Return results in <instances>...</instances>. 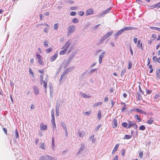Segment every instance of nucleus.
<instances>
[{"mask_svg": "<svg viewBox=\"0 0 160 160\" xmlns=\"http://www.w3.org/2000/svg\"><path fill=\"white\" fill-rule=\"evenodd\" d=\"M118 126L117 120L116 118H114L112 122V126L113 128H116Z\"/></svg>", "mask_w": 160, "mask_h": 160, "instance_id": "nucleus-3", "label": "nucleus"}, {"mask_svg": "<svg viewBox=\"0 0 160 160\" xmlns=\"http://www.w3.org/2000/svg\"><path fill=\"white\" fill-rule=\"evenodd\" d=\"M101 113L100 111H99L98 112V119L100 120L101 118Z\"/></svg>", "mask_w": 160, "mask_h": 160, "instance_id": "nucleus-37", "label": "nucleus"}, {"mask_svg": "<svg viewBox=\"0 0 160 160\" xmlns=\"http://www.w3.org/2000/svg\"><path fill=\"white\" fill-rule=\"evenodd\" d=\"M119 146V144H117L116 145L114 148V149L112 152V154L114 153L116 151H117V149H118V147Z\"/></svg>", "mask_w": 160, "mask_h": 160, "instance_id": "nucleus-21", "label": "nucleus"}, {"mask_svg": "<svg viewBox=\"0 0 160 160\" xmlns=\"http://www.w3.org/2000/svg\"><path fill=\"white\" fill-rule=\"evenodd\" d=\"M76 30L75 27L74 25H70L68 28L67 36H69Z\"/></svg>", "mask_w": 160, "mask_h": 160, "instance_id": "nucleus-1", "label": "nucleus"}, {"mask_svg": "<svg viewBox=\"0 0 160 160\" xmlns=\"http://www.w3.org/2000/svg\"><path fill=\"white\" fill-rule=\"evenodd\" d=\"M47 43V41H44L43 42V45L46 48H47L48 47V45Z\"/></svg>", "mask_w": 160, "mask_h": 160, "instance_id": "nucleus-34", "label": "nucleus"}, {"mask_svg": "<svg viewBox=\"0 0 160 160\" xmlns=\"http://www.w3.org/2000/svg\"><path fill=\"white\" fill-rule=\"evenodd\" d=\"M122 29L123 31H124L126 30H129L133 29H136L137 28L131 27H124Z\"/></svg>", "mask_w": 160, "mask_h": 160, "instance_id": "nucleus-8", "label": "nucleus"}, {"mask_svg": "<svg viewBox=\"0 0 160 160\" xmlns=\"http://www.w3.org/2000/svg\"><path fill=\"white\" fill-rule=\"evenodd\" d=\"M40 129L41 130H47V126L46 125H44L43 123H41L40 124Z\"/></svg>", "mask_w": 160, "mask_h": 160, "instance_id": "nucleus-13", "label": "nucleus"}, {"mask_svg": "<svg viewBox=\"0 0 160 160\" xmlns=\"http://www.w3.org/2000/svg\"><path fill=\"white\" fill-rule=\"evenodd\" d=\"M42 83H43V87L45 88V92H46V88H47V82H45V81H44L43 82H42Z\"/></svg>", "mask_w": 160, "mask_h": 160, "instance_id": "nucleus-24", "label": "nucleus"}, {"mask_svg": "<svg viewBox=\"0 0 160 160\" xmlns=\"http://www.w3.org/2000/svg\"><path fill=\"white\" fill-rule=\"evenodd\" d=\"M48 30H49V29L48 28H45L44 29V32H45L47 33L48 31Z\"/></svg>", "mask_w": 160, "mask_h": 160, "instance_id": "nucleus-62", "label": "nucleus"}, {"mask_svg": "<svg viewBox=\"0 0 160 160\" xmlns=\"http://www.w3.org/2000/svg\"><path fill=\"white\" fill-rule=\"evenodd\" d=\"M58 23L55 24L54 25V28L55 30H57L58 28Z\"/></svg>", "mask_w": 160, "mask_h": 160, "instance_id": "nucleus-43", "label": "nucleus"}, {"mask_svg": "<svg viewBox=\"0 0 160 160\" xmlns=\"http://www.w3.org/2000/svg\"><path fill=\"white\" fill-rule=\"evenodd\" d=\"M58 54L57 53L55 54L53 56H52L50 58V61L51 62H52L53 61H54L56 58H57L58 57Z\"/></svg>", "mask_w": 160, "mask_h": 160, "instance_id": "nucleus-14", "label": "nucleus"}, {"mask_svg": "<svg viewBox=\"0 0 160 160\" xmlns=\"http://www.w3.org/2000/svg\"><path fill=\"white\" fill-rule=\"evenodd\" d=\"M134 117L136 119H137L138 120V122H140L141 121V119L138 116V115H135L134 116Z\"/></svg>", "mask_w": 160, "mask_h": 160, "instance_id": "nucleus-36", "label": "nucleus"}, {"mask_svg": "<svg viewBox=\"0 0 160 160\" xmlns=\"http://www.w3.org/2000/svg\"><path fill=\"white\" fill-rule=\"evenodd\" d=\"M132 62H130L128 63V69H130L132 68Z\"/></svg>", "mask_w": 160, "mask_h": 160, "instance_id": "nucleus-47", "label": "nucleus"}, {"mask_svg": "<svg viewBox=\"0 0 160 160\" xmlns=\"http://www.w3.org/2000/svg\"><path fill=\"white\" fill-rule=\"evenodd\" d=\"M76 12H70V15L71 16H74L76 15Z\"/></svg>", "mask_w": 160, "mask_h": 160, "instance_id": "nucleus-48", "label": "nucleus"}, {"mask_svg": "<svg viewBox=\"0 0 160 160\" xmlns=\"http://www.w3.org/2000/svg\"><path fill=\"white\" fill-rule=\"evenodd\" d=\"M79 15L80 16H82L84 14V13L83 12L81 11L79 12Z\"/></svg>", "mask_w": 160, "mask_h": 160, "instance_id": "nucleus-58", "label": "nucleus"}, {"mask_svg": "<svg viewBox=\"0 0 160 160\" xmlns=\"http://www.w3.org/2000/svg\"><path fill=\"white\" fill-rule=\"evenodd\" d=\"M111 10L110 8H109L107 9L105 11H104V14H107L108 13L110 10Z\"/></svg>", "mask_w": 160, "mask_h": 160, "instance_id": "nucleus-45", "label": "nucleus"}, {"mask_svg": "<svg viewBox=\"0 0 160 160\" xmlns=\"http://www.w3.org/2000/svg\"><path fill=\"white\" fill-rule=\"evenodd\" d=\"M52 147L53 150L54 149L55 147V145L54 142V138H52Z\"/></svg>", "mask_w": 160, "mask_h": 160, "instance_id": "nucleus-31", "label": "nucleus"}, {"mask_svg": "<svg viewBox=\"0 0 160 160\" xmlns=\"http://www.w3.org/2000/svg\"><path fill=\"white\" fill-rule=\"evenodd\" d=\"M160 72H159V71H157V73H156V76L159 79L160 78Z\"/></svg>", "mask_w": 160, "mask_h": 160, "instance_id": "nucleus-44", "label": "nucleus"}, {"mask_svg": "<svg viewBox=\"0 0 160 160\" xmlns=\"http://www.w3.org/2000/svg\"><path fill=\"white\" fill-rule=\"evenodd\" d=\"M51 115L52 119H55L54 117V112L53 109H52L51 111Z\"/></svg>", "mask_w": 160, "mask_h": 160, "instance_id": "nucleus-27", "label": "nucleus"}, {"mask_svg": "<svg viewBox=\"0 0 160 160\" xmlns=\"http://www.w3.org/2000/svg\"><path fill=\"white\" fill-rule=\"evenodd\" d=\"M105 52H104L102 53H101L99 56L98 61L100 64L102 62V58L104 57V55L105 53Z\"/></svg>", "mask_w": 160, "mask_h": 160, "instance_id": "nucleus-5", "label": "nucleus"}, {"mask_svg": "<svg viewBox=\"0 0 160 160\" xmlns=\"http://www.w3.org/2000/svg\"><path fill=\"white\" fill-rule=\"evenodd\" d=\"M44 143H42L40 147L43 150L45 149L44 147Z\"/></svg>", "mask_w": 160, "mask_h": 160, "instance_id": "nucleus-57", "label": "nucleus"}, {"mask_svg": "<svg viewBox=\"0 0 160 160\" xmlns=\"http://www.w3.org/2000/svg\"><path fill=\"white\" fill-rule=\"evenodd\" d=\"M79 21L78 19L77 18H74L72 20V22L74 23H77Z\"/></svg>", "mask_w": 160, "mask_h": 160, "instance_id": "nucleus-26", "label": "nucleus"}, {"mask_svg": "<svg viewBox=\"0 0 160 160\" xmlns=\"http://www.w3.org/2000/svg\"><path fill=\"white\" fill-rule=\"evenodd\" d=\"M128 125L127 128H130L131 127H132L134 125L136 124V123L134 121H129L128 122Z\"/></svg>", "mask_w": 160, "mask_h": 160, "instance_id": "nucleus-7", "label": "nucleus"}, {"mask_svg": "<svg viewBox=\"0 0 160 160\" xmlns=\"http://www.w3.org/2000/svg\"><path fill=\"white\" fill-rule=\"evenodd\" d=\"M102 126V125L100 124H99L97 127L95 129L96 131L98 130Z\"/></svg>", "mask_w": 160, "mask_h": 160, "instance_id": "nucleus-53", "label": "nucleus"}, {"mask_svg": "<svg viewBox=\"0 0 160 160\" xmlns=\"http://www.w3.org/2000/svg\"><path fill=\"white\" fill-rule=\"evenodd\" d=\"M150 28L152 29L156 30L160 32V28L154 27H151Z\"/></svg>", "mask_w": 160, "mask_h": 160, "instance_id": "nucleus-30", "label": "nucleus"}, {"mask_svg": "<svg viewBox=\"0 0 160 160\" xmlns=\"http://www.w3.org/2000/svg\"><path fill=\"white\" fill-rule=\"evenodd\" d=\"M123 103L124 105L123 108L121 109V111L123 112H125L126 111L127 108L125 106V104L124 103Z\"/></svg>", "mask_w": 160, "mask_h": 160, "instance_id": "nucleus-29", "label": "nucleus"}, {"mask_svg": "<svg viewBox=\"0 0 160 160\" xmlns=\"http://www.w3.org/2000/svg\"><path fill=\"white\" fill-rule=\"evenodd\" d=\"M94 13V11L92 9H89L87 10L86 15H89Z\"/></svg>", "mask_w": 160, "mask_h": 160, "instance_id": "nucleus-17", "label": "nucleus"}, {"mask_svg": "<svg viewBox=\"0 0 160 160\" xmlns=\"http://www.w3.org/2000/svg\"><path fill=\"white\" fill-rule=\"evenodd\" d=\"M136 110L138 112L141 113H143L144 112V111L140 109L139 108H136Z\"/></svg>", "mask_w": 160, "mask_h": 160, "instance_id": "nucleus-35", "label": "nucleus"}, {"mask_svg": "<svg viewBox=\"0 0 160 160\" xmlns=\"http://www.w3.org/2000/svg\"><path fill=\"white\" fill-rule=\"evenodd\" d=\"M105 39V38H104V37H103L102 38V39L100 40V44L102 43V42H103L104 41V40Z\"/></svg>", "mask_w": 160, "mask_h": 160, "instance_id": "nucleus-60", "label": "nucleus"}, {"mask_svg": "<svg viewBox=\"0 0 160 160\" xmlns=\"http://www.w3.org/2000/svg\"><path fill=\"white\" fill-rule=\"evenodd\" d=\"M125 72H126V70L124 69H123L121 72V76H122L123 75V74H124V73Z\"/></svg>", "mask_w": 160, "mask_h": 160, "instance_id": "nucleus-52", "label": "nucleus"}, {"mask_svg": "<svg viewBox=\"0 0 160 160\" xmlns=\"http://www.w3.org/2000/svg\"><path fill=\"white\" fill-rule=\"evenodd\" d=\"M67 51V50H66V49L64 48L63 50H61L59 52V54L61 55H63Z\"/></svg>", "mask_w": 160, "mask_h": 160, "instance_id": "nucleus-20", "label": "nucleus"}, {"mask_svg": "<svg viewBox=\"0 0 160 160\" xmlns=\"http://www.w3.org/2000/svg\"><path fill=\"white\" fill-rule=\"evenodd\" d=\"M61 124L62 126L65 129V130L67 129L66 125L64 122H61Z\"/></svg>", "mask_w": 160, "mask_h": 160, "instance_id": "nucleus-38", "label": "nucleus"}, {"mask_svg": "<svg viewBox=\"0 0 160 160\" xmlns=\"http://www.w3.org/2000/svg\"><path fill=\"white\" fill-rule=\"evenodd\" d=\"M70 41H68L65 43V45L62 47V48L66 49V50H68V49L70 45Z\"/></svg>", "mask_w": 160, "mask_h": 160, "instance_id": "nucleus-9", "label": "nucleus"}, {"mask_svg": "<svg viewBox=\"0 0 160 160\" xmlns=\"http://www.w3.org/2000/svg\"><path fill=\"white\" fill-rule=\"evenodd\" d=\"M85 132L83 131H79L78 132L79 136L81 138L84 137L85 135Z\"/></svg>", "mask_w": 160, "mask_h": 160, "instance_id": "nucleus-16", "label": "nucleus"}, {"mask_svg": "<svg viewBox=\"0 0 160 160\" xmlns=\"http://www.w3.org/2000/svg\"><path fill=\"white\" fill-rule=\"evenodd\" d=\"M33 90L35 95H37L39 93V89L36 86H34L33 87Z\"/></svg>", "mask_w": 160, "mask_h": 160, "instance_id": "nucleus-10", "label": "nucleus"}, {"mask_svg": "<svg viewBox=\"0 0 160 160\" xmlns=\"http://www.w3.org/2000/svg\"><path fill=\"white\" fill-rule=\"evenodd\" d=\"M152 59H153V61L154 62L157 61V58L156 56H154L153 57Z\"/></svg>", "mask_w": 160, "mask_h": 160, "instance_id": "nucleus-56", "label": "nucleus"}, {"mask_svg": "<svg viewBox=\"0 0 160 160\" xmlns=\"http://www.w3.org/2000/svg\"><path fill=\"white\" fill-rule=\"evenodd\" d=\"M102 104V102H98L97 103H95L94 106H96V107Z\"/></svg>", "mask_w": 160, "mask_h": 160, "instance_id": "nucleus-49", "label": "nucleus"}, {"mask_svg": "<svg viewBox=\"0 0 160 160\" xmlns=\"http://www.w3.org/2000/svg\"><path fill=\"white\" fill-rule=\"evenodd\" d=\"M128 125V123H127L126 122H123L122 124V126L125 128H127Z\"/></svg>", "mask_w": 160, "mask_h": 160, "instance_id": "nucleus-32", "label": "nucleus"}, {"mask_svg": "<svg viewBox=\"0 0 160 160\" xmlns=\"http://www.w3.org/2000/svg\"><path fill=\"white\" fill-rule=\"evenodd\" d=\"M74 69V67H72L70 68H68L65 70L67 71L68 73L72 71V70Z\"/></svg>", "mask_w": 160, "mask_h": 160, "instance_id": "nucleus-22", "label": "nucleus"}, {"mask_svg": "<svg viewBox=\"0 0 160 160\" xmlns=\"http://www.w3.org/2000/svg\"><path fill=\"white\" fill-rule=\"evenodd\" d=\"M153 121V120L152 119L150 118L148 120L147 123L148 124H151L152 123Z\"/></svg>", "mask_w": 160, "mask_h": 160, "instance_id": "nucleus-25", "label": "nucleus"}, {"mask_svg": "<svg viewBox=\"0 0 160 160\" xmlns=\"http://www.w3.org/2000/svg\"><path fill=\"white\" fill-rule=\"evenodd\" d=\"M132 135H126L124 136L123 138L124 139H129L132 137Z\"/></svg>", "mask_w": 160, "mask_h": 160, "instance_id": "nucleus-23", "label": "nucleus"}, {"mask_svg": "<svg viewBox=\"0 0 160 160\" xmlns=\"http://www.w3.org/2000/svg\"><path fill=\"white\" fill-rule=\"evenodd\" d=\"M94 135H92L89 138V139L90 140L92 139H93L94 138Z\"/></svg>", "mask_w": 160, "mask_h": 160, "instance_id": "nucleus-61", "label": "nucleus"}, {"mask_svg": "<svg viewBox=\"0 0 160 160\" xmlns=\"http://www.w3.org/2000/svg\"><path fill=\"white\" fill-rule=\"evenodd\" d=\"M40 82L41 85L42 84V82L44 81L43 80V77L42 75H41L40 76Z\"/></svg>", "mask_w": 160, "mask_h": 160, "instance_id": "nucleus-28", "label": "nucleus"}, {"mask_svg": "<svg viewBox=\"0 0 160 160\" xmlns=\"http://www.w3.org/2000/svg\"><path fill=\"white\" fill-rule=\"evenodd\" d=\"M105 14H104V12H101L98 16V17H102L103 15Z\"/></svg>", "mask_w": 160, "mask_h": 160, "instance_id": "nucleus-50", "label": "nucleus"}, {"mask_svg": "<svg viewBox=\"0 0 160 160\" xmlns=\"http://www.w3.org/2000/svg\"><path fill=\"white\" fill-rule=\"evenodd\" d=\"M125 150L122 149V150L121 155L122 156H123L125 155Z\"/></svg>", "mask_w": 160, "mask_h": 160, "instance_id": "nucleus-51", "label": "nucleus"}, {"mask_svg": "<svg viewBox=\"0 0 160 160\" xmlns=\"http://www.w3.org/2000/svg\"><path fill=\"white\" fill-rule=\"evenodd\" d=\"M38 63L40 65H44V63L42 60L41 59L38 60Z\"/></svg>", "mask_w": 160, "mask_h": 160, "instance_id": "nucleus-39", "label": "nucleus"}, {"mask_svg": "<svg viewBox=\"0 0 160 160\" xmlns=\"http://www.w3.org/2000/svg\"><path fill=\"white\" fill-rule=\"evenodd\" d=\"M141 41L140 40H139L138 42L137 43V47L138 48L140 47L142 50H143V48L142 47V43H140Z\"/></svg>", "mask_w": 160, "mask_h": 160, "instance_id": "nucleus-18", "label": "nucleus"}, {"mask_svg": "<svg viewBox=\"0 0 160 160\" xmlns=\"http://www.w3.org/2000/svg\"><path fill=\"white\" fill-rule=\"evenodd\" d=\"M75 57V54H72L69 57V58L68 59L66 63H67V64H69L71 61H72V59Z\"/></svg>", "mask_w": 160, "mask_h": 160, "instance_id": "nucleus-4", "label": "nucleus"}, {"mask_svg": "<svg viewBox=\"0 0 160 160\" xmlns=\"http://www.w3.org/2000/svg\"><path fill=\"white\" fill-rule=\"evenodd\" d=\"M36 58L39 60L41 59L42 57L39 54L37 53L36 55Z\"/></svg>", "mask_w": 160, "mask_h": 160, "instance_id": "nucleus-33", "label": "nucleus"}, {"mask_svg": "<svg viewBox=\"0 0 160 160\" xmlns=\"http://www.w3.org/2000/svg\"><path fill=\"white\" fill-rule=\"evenodd\" d=\"M112 32V31H110L108 32V33L104 35L103 37L106 39L108 37L110 36Z\"/></svg>", "mask_w": 160, "mask_h": 160, "instance_id": "nucleus-19", "label": "nucleus"}, {"mask_svg": "<svg viewBox=\"0 0 160 160\" xmlns=\"http://www.w3.org/2000/svg\"><path fill=\"white\" fill-rule=\"evenodd\" d=\"M52 131H53L56 130L57 131V129H56V125L55 123V119H52Z\"/></svg>", "mask_w": 160, "mask_h": 160, "instance_id": "nucleus-12", "label": "nucleus"}, {"mask_svg": "<svg viewBox=\"0 0 160 160\" xmlns=\"http://www.w3.org/2000/svg\"><path fill=\"white\" fill-rule=\"evenodd\" d=\"M137 97H138V99L139 100H140L142 98L141 96V94L140 93H137Z\"/></svg>", "mask_w": 160, "mask_h": 160, "instance_id": "nucleus-42", "label": "nucleus"}, {"mask_svg": "<svg viewBox=\"0 0 160 160\" xmlns=\"http://www.w3.org/2000/svg\"><path fill=\"white\" fill-rule=\"evenodd\" d=\"M80 94L81 96L83 98H89L90 97V96L89 95H88L84 93L81 92L80 93Z\"/></svg>", "mask_w": 160, "mask_h": 160, "instance_id": "nucleus-15", "label": "nucleus"}, {"mask_svg": "<svg viewBox=\"0 0 160 160\" xmlns=\"http://www.w3.org/2000/svg\"><path fill=\"white\" fill-rule=\"evenodd\" d=\"M68 73L67 72V71L65 70L62 73V75H63L64 76L66 75V74H67Z\"/></svg>", "mask_w": 160, "mask_h": 160, "instance_id": "nucleus-63", "label": "nucleus"}, {"mask_svg": "<svg viewBox=\"0 0 160 160\" xmlns=\"http://www.w3.org/2000/svg\"><path fill=\"white\" fill-rule=\"evenodd\" d=\"M146 128L144 125H142L139 128V130H144Z\"/></svg>", "mask_w": 160, "mask_h": 160, "instance_id": "nucleus-40", "label": "nucleus"}, {"mask_svg": "<svg viewBox=\"0 0 160 160\" xmlns=\"http://www.w3.org/2000/svg\"><path fill=\"white\" fill-rule=\"evenodd\" d=\"M124 31L122 28L120 30L118 31L114 35V36L115 37V39H117L118 38V37Z\"/></svg>", "mask_w": 160, "mask_h": 160, "instance_id": "nucleus-6", "label": "nucleus"}, {"mask_svg": "<svg viewBox=\"0 0 160 160\" xmlns=\"http://www.w3.org/2000/svg\"><path fill=\"white\" fill-rule=\"evenodd\" d=\"M40 159V160H56L55 157L48 155L41 156Z\"/></svg>", "mask_w": 160, "mask_h": 160, "instance_id": "nucleus-2", "label": "nucleus"}, {"mask_svg": "<svg viewBox=\"0 0 160 160\" xmlns=\"http://www.w3.org/2000/svg\"><path fill=\"white\" fill-rule=\"evenodd\" d=\"M110 44L113 47H114L115 46V45L113 42H110Z\"/></svg>", "mask_w": 160, "mask_h": 160, "instance_id": "nucleus-64", "label": "nucleus"}, {"mask_svg": "<svg viewBox=\"0 0 160 160\" xmlns=\"http://www.w3.org/2000/svg\"><path fill=\"white\" fill-rule=\"evenodd\" d=\"M85 148L84 145L82 144L80 148L79 151L77 152V154H79L82 153L84 149Z\"/></svg>", "mask_w": 160, "mask_h": 160, "instance_id": "nucleus-11", "label": "nucleus"}, {"mask_svg": "<svg viewBox=\"0 0 160 160\" xmlns=\"http://www.w3.org/2000/svg\"><path fill=\"white\" fill-rule=\"evenodd\" d=\"M130 51L131 52V55L132 56L133 55V52L131 46L130 47Z\"/></svg>", "mask_w": 160, "mask_h": 160, "instance_id": "nucleus-55", "label": "nucleus"}, {"mask_svg": "<svg viewBox=\"0 0 160 160\" xmlns=\"http://www.w3.org/2000/svg\"><path fill=\"white\" fill-rule=\"evenodd\" d=\"M15 134H16V138H19V135H18V131H17V129H16L15 130Z\"/></svg>", "mask_w": 160, "mask_h": 160, "instance_id": "nucleus-46", "label": "nucleus"}, {"mask_svg": "<svg viewBox=\"0 0 160 160\" xmlns=\"http://www.w3.org/2000/svg\"><path fill=\"white\" fill-rule=\"evenodd\" d=\"M146 91L147 93L148 94H150L152 92V91H151V90H148V89H147L146 90Z\"/></svg>", "mask_w": 160, "mask_h": 160, "instance_id": "nucleus-59", "label": "nucleus"}, {"mask_svg": "<svg viewBox=\"0 0 160 160\" xmlns=\"http://www.w3.org/2000/svg\"><path fill=\"white\" fill-rule=\"evenodd\" d=\"M52 50V48H49L46 49V52L47 53H48L51 52V51Z\"/></svg>", "mask_w": 160, "mask_h": 160, "instance_id": "nucleus-41", "label": "nucleus"}, {"mask_svg": "<svg viewBox=\"0 0 160 160\" xmlns=\"http://www.w3.org/2000/svg\"><path fill=\"white\" fill-rule=\"evenodd\" d=\"M92 113V112L91 111H89V112H84V113L85 114L87 115H89L90 114Z\"/></svg>", "mask_w": 160, "mask_h": 160, "instance_id": "nucleus-54", "label": "nucleus"}]
</instances>
